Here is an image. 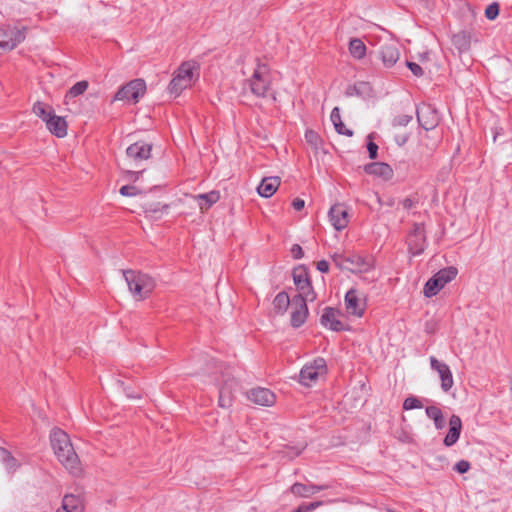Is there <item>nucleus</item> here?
I'll return each instance as SVG.
<instances>
[{
  "label": "nucleus",
  "instance_id": "obj_32",
  "mask_svg": "<svg viewBox=\"0 0 512 512\" xmlns=\"http://www.w3.org/2000/svg\"><path fill=\"white\" fill-rule=\"evenodd\" d=\"M289 305H291V300L286 292L278 293L273 300L274 310L279 314H283Z\"/></svg>",
  "mask_w": 512,
  "mask_h": 512
},
{
  "label": "nucleus",
  "instance_id": "obj_14",
  "mask_svg": "<svg viewBox=\"0 0 512 512\" xmlns=\"http://www.w3.org/2000/svg\"><path fill=\"white\" fill-rule=\"evenodd\" d=\"M66 472L78 479L84 475V467L71 443L66 442Z\"/></svg>",
  "mask_w": 512,
  "mask_h": 512
},
{
  "label": "nucleus",
  "instance_id": "obj_56",
  "mask_svg": "<svg viewBox=\"0 0 512 512\" xmlns=\"http://www.w3.org/2000/svg\"><path fill=\"white\" fill-rule=\"evenodd\" d=\"M294 512H297V509Z\"/></svg>",
  "mask_w": 512,
  "mask_h": 512
},
{
  "label": "nucleus",
  "instance_id": "obj_5",
  "mask_svg": "<svg viewBox=\"0 0 512 512\" xmlns=\"http://www.w3.org/2000/svg\"><path fill=\"white\" fill-rule=\"evenodd\" d=\"M457 275V269L448 267L438 271L432 278H430L424 286V295L426 297L435 296L447 283L452 281Z\"/></svg>",
  "mask_w": 512,
  "mask_h": 512
},
{
  "label": "nucleus",
  "instance_id": "obj_39",
  "mask_svg": "<svg viewBox=\"0 0 512 512\" xmlns=\"http://www.w3.org/2000/svg\"><path fill=\"white\" fill-rule=\"evenodd\" d=\"M305 140L314 148H317L320 143L319 135L313 130H307L305 132Z\"/></svg>",
  "mask_w": 512,
  "mask_h": 512
},
{
  "label": "nucleus",
  "instance_id": "obj_30",
  "mask_svg": "<svg viewBox=\"0 0 512 512\" xmlns=\"http://www.w3.org/2000/svg\"><path fill=\"white\" fill-rule=\"evenodd\" d=\"M366 45L359 38H353L349 42V53L357 60L363 59L366 55Z\"/></svg>",
  "mask_w": 512,
  "mask_h": 512
},
{
  "label": "nucleus",
  "instance_id": "obj_16",
  "mask_svg": "<svg viewBox=\"0 0 512 512\" xmlns=\"http://www.w3.org/2000/svg\"><path fill=\"white\" fill-rule=\"evenodd\" d=\"M301 297H293L291 300V324L293 327H300L306 320L308 315L307 302Z\"/></svg>",
  "mask_w": 512,
  "mask_h": 512
},
{
  "label": "nucleus",
  "instance_id": "obj_44",
  "mask_svg": "<svg viewBox=\"0 0 512 512\" xmlns=\"http://www.w3.org/2000/svg\"><path fill=\"white\" fill-rule=\"evenodd\" d=\"M138 192L135 186L125 185L120 188V194L123 196H135Z\"/></svg>",
  "mask_w": 512,
  "mask_h": 512
},
{
  "label": "nucleus",
  "instance_id": "obj_6",
  "mask_svg": "<svg viewBox=\"0 0 512 512\" xmlns=\"http://www.w3.org/2000/svg\"><path fill=\"white\" fill-rule=\"evenodd\" d=\"M327 372L326 362L323 358H317L313 362L306 364L300 371L299 382L306 387L314 385L319 377Z\"/></svg>",
  "mask_w": 512,
  "mask_h": 512
},
{
  "label": "nucleus",
  "instance_id": "obj_8",
  "mask_svg": "<svg viewBox=\"0 0 512 512\" xmlns=\"http://www.w3.org/2000/svg\"><path fill=\"white\" fill-rule=\"evenodd\" d=\"M293 280L299 292L295 297H301L303 300L308 301L315 300L316 294L313 291L308 273L304 268H296L293 270Z\"/></svg>",
  "mask_w": 512,
  "mask_h": 512
},
{
  "label": "nucleus",
  "instance_id": "obj_26",
  "mask_svg": "<svg viewBox=\"0 0 512 512\" xmlns=\"http://www.w3.org/2000/svg\"><path fill=\"white\" fill-rule=\"evenodd\" d=\"M32 111L37 117L42 119V121L46 125V128L48 127V124L51 123L54 116L56 115L53 107L44 102H36L33 105Z\"/></svg>",
  "mask_w": 512,
  "mask_h": 512
},
{
  "label": "nucleus",
  "instance_id": "obj_25",
  "mask_svg": "<svg viewBox=\"0 0 512 512\" xmlns=\"http://www.w3.org/2000/svg\"><path fill=\"white\" fill-rule=\"evenodd\" d=\"M280 183L281 181L279 177H265L257 187V192L260 196L269 198L277 191Z\"/></svg>",
  "mask_w": 512,
  "mask_h": 512
},
{
  "label": "nucleus",
  "instance_id": "obj_22",
  "mask_svg": "<svg viewBox=\"0 0 512 512\" xmlns=\"http://www.w3.org/2000/svg\"><path fill=\"white\" fill-rule=\"evenodd\" d=\"M462 430V421L458 415H452L449 419V430L446 434L443 443L446 447L453 446L460 437Z\"/></svg>",
  "mask_w": 512,
  "mask_h": 512
},
{
  "label": "nucleus",
  "instance_id": "obj_27",
  "mask_svg": "<svg viewBox=\"0 0 512 512\" xmlns=\"http://www.w3.org/2000/svg\"><path fill=\"white\" fill-rule=\"evenodd\" d=\"M50 445L54 451V454L59 459L60 462H62L63 454V448H62V442L64 440V432L58 428L55 427L50 432Z\"/></svg>",
  "mask_w": 512,
  "mask_h": 512
},
{
  "label": "nucleus",
  "instance_id": "obj_4",
  "mask_svg": "<svg viewBox=\"0 0 512 512\" xmlns=\"http://www.w3.org/2000/svg\"><path fill=\"white\" fill-rule=\"evenodd\" d=\"M334 264L341 270H347L352 273H366L373 269V259L371 257H363L357 254L344 255L342 253H334L332 256Z\"/></svg>",
  "mask_w": 512,
  "mask_h": 512
},
{
  "label": "nucleus",
  "instance_id": "obj_24",
  "mask_svg": "<svg viewBox=\"0 0 512 512\" xmlns=\"http://www.w3.org/2000/svg\"><path fill=\"white\" fill-rule=\"evenodd\" d=\"M364 170L367 174L380 177L384 180H390L393 177V169L390 167V165L383 162H373L367 164Z\"/></svg>",
  "mask_w": 512,
  "mask_h": 512
},
{
  "label": "nucleus",
  "instance_id": "obj_47",
  "mask_svg": "<svg viewBox=\"0 0 512 512\" xmlns=\"http://www.w3.org/2000/svg\"><path fill=\"white\" fill-rule=\"evenodd\" d=\"M330 119L334 126L342 121L341 115H340V110L338 107L333 108L331 115H330Z\"/></svg>",
  "mask_w": 512,
  "mask_h": 512
},
{
  "label": "nucleus",
  "instance_id": "obj_13",
  "mask_svg": "<svg viewBox=\"0 0 512 512\" xmlns=\"http://www.w3.org/2000/svg\"><path fill=\"white\" fill-rule=\"evenodd\" d=\"M346 311L350 315L361 317L365 311L366 302L356 289H350L345 295Z\"/></svg>",
  "mask_w": 512,
  "mask_h": 512
},
{
  "label": "nucleus",
  "instance_id": "obj_50",
  "mask_svg": "<svg viewBox=\"0 0 512 512\" xmlns=\"http://www.w3.org/2000/svg\"><path fill=\"white\" fill-rule=\"evenodd\" d=\"M291 253L293 254L294 258L299 259L303 256V250L302 247L298 244H294L291 248Z\"/></svg>",
  "mask_w": 512,
  "mask_h": 512
},
{
  "label": "nucleus",
  "instance_id": "obj_7",
  "mask_svg": "<svg viewBox=\"0 0 512 512\" xmlns=\"http://www.w3.org/2000/svg\"><path fill=\"white\" fill-rule=\"evenodd\" d=\"M24 39V27L8 25L0 29V49L3 51L14 49Z\"/></svg>",
  "mask_w": 512,
  "mask_h": 512
},
{
  "label": "nucleus",
  "instance_id": "obj_38",
  "mask_svg": "<svg viewBox=\"0 0 512 512\" xmlns=\"http://www.w3.org/2000/svg\"><path fill=\"white\" fill-rule=\"evenodd\" d=\"M422 407H423L422 402L414 396L407 397L403 402L404 410L420 409Z\"/></svg>",
  "mask_w": 512,
  "mask_h": 512
},
{
  "label": "nucleus",
  "instance_id": "obj_10",
  "mask_svg": "<svg viewBox=\"0 0 512 512\" xmlns=\"http://www.w3.org/2000/svg\"><path fill=\"white\" fill-rule=\"evenodd\" d=\"M407 243L409 252L413 256H418L424 252L427 243L423 224L415 223L413 225V228L407 237Z\"/></svg>",
  "mask_w": 512,
  "mask_h": 512
},
{
  "label": "nucleus",
  "instance_id": "obj_52",
  "mask_svg": "<svg viewBox=\"0 0 512 512\" xmlns=\"http://www.w3.org/2000/svg\"><path fill=\"white\" fill-rule=\"evenodd\" d=\"M317 269L322 273L329 271V263L326 260H321L317 263Z\"/></svg>",
  "mask_w": 512,
  "mask_h": 512
},
{
  "label": "nucleus",
  "instance_id": "obj_51",
  "mask_svg": "<svg viewBox=\"0 0 512 512\" xmlns=\"http://www.w3.org/2000/svg\"><path fill=\"white\" fill-rule=\"evenodd\" d=\"M305 206V202L303 199H300V198H295L293 201H292V207L297 210V211H300L304 208Z\"/></svg>",
  "mask_w": 512,
  "mask_h": 512
},
{
  "label": "nucleus",
  "instance_id": "obj_20",
  "mask_svg": "<svg viewBox=\"0 0 512 512\" xmlns=\"http://www.w3.org/2000/svg\"><path fill=\"white\" fill-rule=\"evenodd\" d=\"M86 501L83 490L79 487L75 493L66 492V512H85Z\"/></svg>",
  "mask_w": 512,
  "mask_h": 512
},
{
  "label": "nucleus",
  "instance_id": "obj_23",
  "mask_svg": "<svg viewBox=\"0 0 512 512\" xmlns=\"http://www.w3.org/2000/svg\"><path fill=\"white\" fill-rule=\"evenodd\" d=\"M321 324L333 331H341L343 329V323L339 320L338 311L331 307L324 309L321 316Z\"/></svg>",
  "mask_w": 512,
  "mask_h": 512
},
{
  "label": "nucleus",
  "instance_id": "obj_46",
  "mask_svg": "<svg viewBox=\"0 0 512 512\" xmlns=\"http://www.w3.org/2000/svg\"><path fill=\"white\" fill-rule=\"evenodd\" d=\"M334 128L337 131V133H339V134H342V135H345L348 137H351L353 135V131L346 128L342 121L340 123L336 124L334 126Z\"/></svg>",
  "mask_w": 512,
  "mask_h": 512
},
{
  "label": "nucleus",
  "instance_id": "obj_42",
  "mask_svg": "<svg viewBox=\"0 0 512 512\" xmlns=\"http://www.w3.org/2000/svg\"><path fill=\"white\" fill-rule=\"evenodd\" d=\"M406 66L410 69V71L413 73V75H415L417 77H420L423 75V69L419 64H417L415 62L407 61Z\"/></svg>",
  "mask_w": 512,
  "mask_h": 512
},
{
  "label": "nucleus",
  "instance_id": "obj_54",
  "mask_svg": "<svg viewBox=\"0 0 512 512\" xmlns=\"http://www.w3.org/2000/svg\"><path fill=\"white\" fill-rule=\"evenodd\" d=\"M377 201L381 205H387V206H391V207L394 206V204H395V200L393 198H390L387 201L382 202L381 198L379 196H377Z\"/></svg>",
  "mask_w": 512,
  "mask_h": 512
},
{
  "label": "nucleus",
  "instance_id": "obj_43",
  "mask_svg": "<svg viewBox=\"0 0 512 512\" xmlns=\"http://www.w3.org/2000/svg\"><path fill=\"white\" fill-rule=\"evenodd\" d=\"M412 121V116L410 115H399L394 119L395 126H406Z\"/></svg>",
  "mask_w": 512,
  "mask_h": 512
},
{
  "label": "nucleus",
  "instance_id": "obj_40",
  "mask_svg": "<svg viewBox=\"0 0 512 512\" xmlns=\"http://www.w3.org/2000/svg\"><path fill=\"white\" fill-rule=\"evenodd\" d=\"M498 14H499V5L497 3H492L487 6V8L485 10V16L489 20L495 19L498 16Z\"/></svg>",
  "mask_w": 512,
  "mask_h": 512
},
{
  "label": "nucleus",
  "instance_id": "obj_11",
  "mask_svg": "<svg viewBox=\"0 0 512 512\" xmlns=\"http://www.w3.org/2000/svg\"><path fill=\"white\" fill-rule=\"evenodd\" d=\"M377 58L381 61L384 68L390 69L394 67L400 59L398 44L395 41L382 44L377 50Z\"/></svg>",
  "mask_w": 512,
  "mask_h": 512
},
{
  "label": "nucleus",
  "instance_id": "obj_35",
  "mask_svg": "<svg viewBox=\"0 0 512 512\" xmlns=\"http://www.w3.org/2000/svg\"><path fill=\"white\" fill-rule=\"evenodd\" d=\"M47 130L57 137H64V119L61 116L55 115Z\"/></svg>",
  "mask_w": 512,
  "mask_h": 512
},
{
  "label": "nucleus",
  "instance_id": "obj_21",
  "mask_svg": "<svg viewBox=\"0 0 512 512\" xmlns=\"http://www.w3.org/2000/svg\"><path fill=\"white\" fill-rule=\"evenodd\" d=\"M328 488H329L328 485H316V484H312V483L303 484L300 482H296L290 487V492L297 497L308 498V497L318 493L319 491L325 490Z\"/></svg>",
  "mask_w": 512,
  "mask_h": 512
},
{
  "label": "nucleus",
  "instance_id": "obj_12",
  "mask_svg": "<svg viewBox=\"0 0 512 512\" xmlns=\"http://www.w3.org/2000/svg\"><path fill=\"white\" fill-rule=\"evenodd\" d=\"M429 360L431 368L438 373L441 380V389L444 392H448L454 385L450 367L446 363L439 361L434 356H431Z\"/></svg>",
  "mask_w": 512,
  "mask_h": 512
},
{
  "label": "nucleus",
  "instance_id": "obj_1",
  "mask_svg": "<svg viewBox=\"0 0 512 512\" xmlns=\"http://www.w3.org/2000/svg\"><path fill=\"white\" fill-rule=\"evenodd\" d=\"M122 272L130 293L137 301L146 299L156 286L155 280L146 273L136 270Z\"/></svg>",
  "mask_w": 512,
  "mask_h": 512
},
{
  "label": "nucleus",
  "instance_id": "obj_2",
  "mask_svg": "<svg viewBox=\"0 0 512 512\" xmlns=\"http://www.w3.org/2000/svg\"><path fill=\"white\" fill-rule=\"evenodd\" d=\"M272 85L271 71L267 64L257 60L252 75L245 81L244 87L258 97L265 98L270 95Z\"/></svg>",
  "mask_w": 512,
  "mask_h": 512
},
{
  "label": "nucleus",
  "instance_id": "obj_19",
  "mask_svg": "<svg viewBox=\"0 0 512 512\" xmlns=\"http://www.w3.org/2000/svg\"><path fill=\"white\" fill-rule=\"evenodd\" d=\"M152 146L146 142H136L126 149L128 158L134 162L147 160L151 156Z\"/></svg>",
  "mask_w": 512,
  "mask_h": 512
},
{
  "label": "nucleus",
  "instance_id": "obj_29",
  "mask_svg": "<svg viewBox=\"0 0 512 512\" xmlns=\"http://www.w3.org/2000/svg\"><path fill=\"white\" fill-rule=\"evenodd\" d=\"M425 413L428 418L433 420L434 426L437 430H441L445 427L446 421L441 409L435 405L427 406Z\"/></svg>",
  "mask_w": 512,
  "mask_h": 512
},
{
  "label": "nucleus",
  "instance_id": "obj_55",
  "mask_svg": "<svg viewBox=\"0 0 512 512\" xmlns=\"http://www.w3.org/2000/svg\"><path fill=\"white\" fill-rule=\"evenodd\" d=\"M143 171H137V172H134V171H128V175L130 176L131 179L133 180H137L139 175L142 174Z\"/></svg>",
  "mask_w": 512,
  "mask_h": 512
},
{
  "label": "nucleus",
  "instance_id": "obj_18",
  "mask_svg": "<svg viewBox=\"0 0 512 512\" xmlns=\"http://www.w3.org/2000/svg\"><path fill=\"white\" fill-rule=\"evenodd\" d=\"M248 399L260 406L270 407L276 402V395L267 388H253L248 392Z\"/></svg>",
  "mask_w": 512,
  "mask_h": 512
},
{
  "label": "nucleus",
  "instance_id": "obj_49",
  "mask_svg": "<svg viewBox=\"0 0 512 512\" xmlns=\"http://www.w3.org/2000/svg\"><path fill=\"white\" fill-rule=\"evenodd\" d=\"M367 149L369 152V157L371 159H375L377 157L378 146L374 142H369L367 144Z\"/></svg>",
  "mask_w": 512,
  "mask_h": 512
},
{
  "label": "nucleus",
  "instance_id": "obj_41",
  "mask_svg": "<svg viewBox=\"0 0 512 512\" xmlns=\"http://www.w3.org/2000/svg\"><path fill=\"white\" fill-rule=\"evenodd\" d=\"M322 505V501H315L309 504H301L300 506H298L297 512H311Z\"/></svg>",
  "mask_w": 512,
  "mask_h": 512
},
{
  "label": "nucleus",
  "instance_id": "obj_3",
  "mask_svg": "<svg viewBox=\"0 0 512 512\" xmlns=\"http://www.w3.org/2000/svg\"><path fill=\"white\" fill-rule=\"evenodd\" d=\"M199 75V66L195 62H183L174 73L169 84V91L179 95L184 89L191 87Z\"/></svg>",
  "mask_w": 512,
  "mask_h": 512
},
{
  "label": "nucleus",
  "instance_id": "obj_9",
  "mask_svg": "<svg viewBox=\"0 0 512 512\" xmlns=\"http://www.w3.org/2000/svg\"><path fill=\"white\" fill-rule=\"evenodd\" d=\"M146 91L143 79H135L123 86L115 95V100H128L137 103Z\"/></svg>",
  "mask_w": 512,
  "mask_h": 512
},
{
  "label": "nucleus",
  "instance_id": "obj_31",
  "mask_svg": "<svg viewBox=\"0 0 512 512\" xmlns=\"http://www.w3.org/2000/svg\"><path fill=\"white\" fill-rule=\"evenodd\" d=\"M451 41L460 52L467 51L470 48V36L465 31L453 34Z\"/></svg>",
  "mask_w": 512,
  "mask_h": 512
},
{
  "label": "nucleus",
  "instance_id": "obj_15",
  "mask_svg": "<svg viewBox=\"0 0 512 512\" xmlns=\"http://www.w3.org/2000/svg\"><path fill=\"white\" fill-rule=\"evenodd\" d=\"M328 216L332 226L337 231L345 229L349 223L348 210L343 204L333 205L329 210Z\"/></svg>",
  "mask_w": 512,
  "mask_h": 512
},
{
  "label": "nucleus",
  "instance_id": "obj_17",
  "mask_svg": "<svg viewBox=\"0 0 512 512\" xmlns=\"http://www.w3.org/2000/svg\"><path fill=\"white\" fill-rule=\"evenodd\" d=\"M417 120L425 130H431L438 125L436 111L430 105H422L417 108Z\"/></svg>",
  "mask_w": 512,
  "mask_h": 512
},
{
  "label": "nucleus",
  "instance_id": "obj_48",
  "mask_svg": "<svg viewBox=\"0 0 512 512\" xmlns=\"http://www.w3.org/2000/svg\"><path fill=\"white\" fill-rule=\"evenodd\" d=\"M416 203H417L416 199L411 198V197H407L400 202V204L402 205V207L405 210L412 209L416 205Z\"/></svg>",
  "mask_w": 512,
  "mask_h": 512
},
{
  "label": "nucleus",
  "instance_id": "obj_28",
  "mask_svg": "<svg viewBox=\"0 0 512 512\" xmlns=\"http://www.w3.org/2000/svg\"><path fill=\"white\" fill-rule=\"evenodd\" d=\"M194 199L198 202L200 210L205 211L220 199V194L218 191H210L205 194H198L194 196Z\"/></svg>",
  "mask_w": 512,
  "mask_h": 512
},
{
  "label": "nucleus",
  "instance_id": "obj_53",
  "mask_svg": "<svg viewBox=\"0 0 512 512\" xmlns=\"http://www.w3.org/2000/svg\"><path fill=\"white\" fill-rule=\"evenodd\" d=\"M303 449H304V447H302V448H289L288 451H287V456H289L290 458H294V457L300 455Z\"/></svg>",
  "mask_w": 512,
  "mask_h": 512
},
{
  "label": "nucleus",
  "instance_id": "obj_37",
  "mask_svg": "<svg viewBox=\"0 0 512 512\" xmlns=\"http://www.w3.org/2000/svg\"><path fill=\"white\" fill-rule=\"evenodd\" d=\"M88 88V82L85 80L79 81L76 84H74L69 91L66 93V97H77L79 95H82Z\"/></svg>",
  "mask_w": 512,
  "mask_h": 512
},
{
  "label": "nucleus",
  "instance_id": "obj_34",
  "mask_svg": "<svg viewBox=\"0 0 512 512\" xmlns=\"http://www.w3.org/2000/svg\"><path fill=\"white\" fill-rule=\"evenodd\" d=\"M167 209H168V205H166V204L161 205L160 203H156V204L146 205L144 212L147 217L152 218V219H158L164 213L167 212Z\"/></svg>",
  "mask_w": 512,
  "mask_h": 512
},
{
  "label": "nucleus",
  "instance_id": "obj_45",
  "mask_svg": "<svg viewBox=\"0 0 512 512\" xmlns=\"http://www.w3.org/2000/svg\"><path fill=\"white\" fill-rule=\"evenodd\" d=\"M454 469L460 473L464 474L470 469V463L466 460H460L456 463Z\"/></svg>",
  "mask_w": 512,
  "mask_h": 512
},
{
  "label": "nucleus",
  "instance_id": "obj_36",
  "mask_svg": "<svg viewBox=\"0 0 512 512\" xmlns=\"http://www.w3.org/2000/svg\"><path fill=\"white\" fill-rule=\"evenodd\" d=\"M232 403L231 390L228 387L222 386L219 389V404L221 407H229Z\"/></svg>",
  "mask_w": 512,
  "mask_h": 512
},
{
  "label": "nucleus",
  "instance_id": "obj_33",
  "mask_svg": "<svg viewBox=\"0 0 512 512\" xmlns=\"http://www.w3.org/2000/svg\"><path fill=\"white\" fill-rule=\"evenodd\" d=\"M0 462H2L8 472L15 471L20 464L6 449L0 447Z\"/></svg>",
  "mask_w": 512,
  "mask_h": 512
}]
</instances>
